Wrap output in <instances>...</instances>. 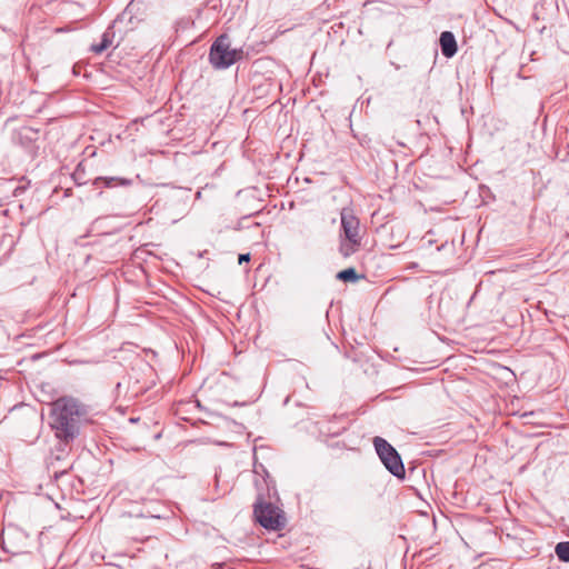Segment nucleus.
Instances as JSON below:
<instances>
[{
    "mask_svg": "<svg viewBox=\"0 0 569 569\" xmlns=\"http://www.w3.org/2000/svg\"><path fill=\"white\" fill-rule=\"evenodd\" d=\"M361 246L360 241H356V243H352L351 240L342 239L340 241L339 246V252L343 258H348L356 253L359 250V247Z\"/></svg>",
    "mask_w": 569,
    "mask_h": 569,
    "instance_id": "obj_10",
    "label": "nucleus"
},
{
    "mask_svg": "<svg viewBox=\"0 0 569 569\" xmlns=\"http://www.w3.org/2000/svg\"><path fill=\"white\" fill-rule=\"evenodd\" d=\"M555 551L559 560L569 562V541L559 542Z\"/></svg>",
    "mask_w": 569,
    "mask_h": 569,
    "instance_id": "obj_12",
    "label": "nucleus"
},
{
    "mask_svg": "<svg viewBox=\"0 0 569 569\" xmlns=\"http://www.w3.org/2000/svg\"><path fill=\"white\" fill-rule=\"evenodd\" d=\"M440 47L441 52L446 58H451L457 53L458 47L457 41L452 32L443 31L440 34Z\"/></svg>",
    "mask_w": 569,
    "mask_h": 569,
    "instance_id": "obj_7",
    "label": "nucleus"
},
{
    "mask_svg": "<svg viewBox=\"0 0 569 569\" xmlns=\"http://www.w3.org/2000/svg\"><path fill=\"white\" fill-rule=\"evenodd\" d=\"M0 538L2 549L12 555L26 553L30 547L29 535L19 527L8 526L2 530Z\"/></svg>",
    "mask_w": 569,
    "mask_h": 569,
    "instance_id": "obj_5",
    "label": "nucleus"
},
{
    "mask_svg": "<svg viewBox=\"0 0 569 569\" xmlns=\"http://www.w3.org/2000/svg\"><path fill=\"white\" fill-rule=\"evenodd\" d=\"M373 446L386 469L397 478H405V466L398 451L383 438L375 437Z\"/></svg>",
    "mask_w": 569,
    "mask_h": 569,
    "instance_id": "obj_4",
    "label": "nucleus"
},
{
    "mask_svg": "<svg viewBox=\"0 0 569 569\" xmlns=\"http://www.w3.org/2000/svg\"><path fill=\"white\" fill-rule=\"evenodd\" d=\"M114 32L111 28H108L101 37V41L99 43H94L91 46L90 50L96 54H101L104 52L113 42Z\"/></svg>",
    "mask_w": 569,
    "mask_h": 569,
    "instance_id": "obj_9",
    "label": "nucleus"
},
{
    "mask_svg": "<svg viewBox=\"0 0 569 569\" xmlns=\"http://www.w3.org/2000/svg\"><path fill=\"white\" fill-rule=\"evenodd\" d=\"M341 229L345 234V239L351 240L352 243L356 241L361 242L360 237V222L359 219L353 214V211L349 208H343L340 212Z\"/></svg>",
    "mask_w": 569,
    "mask_h": 569,
    "instance_id": "obj_6",
    "label": "nucleus"
},
{
    "mask_svg": "<svg viewBox=\"0 0 569 569\" xmlns=\"http://www.w3.org/2000/svg\"><path fill=\"white\" fill-rule=\"evenodd\" d=\"M243 58L242 49H232L227 34L219 36L210 47L209 62L214 69H227Z\"/></svg>",
    "mask_w": 569,
    "mask_h": 569,
    "instance_id": "obj_2",
    "label": "nucleus"
},
{
    "mask_svg": "<svg viewBox=\"0 0 569 569\" xmlns=\"http://www.w3.org/2000/svg\"><path fill=\"white\" fill-rule=\"evenodd\" d=\"M250 261V253H241L238 257L239 264Z\"/></svg>",
    "mask_w": 569,
    "mask_h": 569,
    "instance_id": "obj_14",
    "label": "nucleus"
},
{
    "mask_svg": "<svg viewBox=\"0 0 569 569\" xmlns=\"http://www.w3.org/2000/svg\"><path fill=\"white\" fill-rule=\"evenodd\" d=\"M89 407L79 399L64 396L52 402L50 426L54 436L68 445L72 442L80 432V425L87 420Z\"/></svg>",
    "mask_w": 569,
    "mask_h": 569,
    "instance_id": "obj_1",
    "label": "nucleus"
},
{
    "mask_svg": "<svg viewBox=\"0 0 569 569\" xmlns=\"http://www.w3.org/2000/svg\"><path fill=\"white\" fill-rule=\"evenodd\" d=\"M336 278L338 280L345 281V282H356L361 278L356 271L355 268H348L345 270H341L337 273Z\"/></svg>",
    "mask_w": 569,
    "mask_h": 569,
    "instance_id": "obj_11",
    "label": "nucleus"
},
{
    "mask_svg": "<svg viewBox=\"0 0 569 569\" xmlns=\"http://www.w3.org/2000/svg\"><path fill=\"white\" fill-rule=\"evenodd\" d=\"M83 174H84V170L81 168V166L79 164L76 169V171L73 172L72 174V178L74 180V182L78 184V186H81V184H84L86 181H83Z\"/></svg>",
    "mask_w": 569,
    "mask_h": 569,
    "instance_id": "obj_13",
    "label": "nucleus"
},
{
    "mask_svg": "<svg viewBox=\"0 0 569 569\" xmlns=\"http://www.w3.org/2000/svg\"><path fill=\"white\" fill-rule=\"evenodd\" d=\"M131 180L118 177H98L93 180V186L97 188H114L118 186H129Z\"/></svg>",
    "mask_w": 569,
    "mask_h": 569,
    "instance_id": "obj_8",
    "label": "nucleus"
},
{
    "mask_svg": "<svg viewBox=\"0 0 569 569\" xmlns=\"http://www.w3.org/2000/svg\"><path fill=\"white\" fill-rule=\"evenodd\" d=\"M253 516L260 526L273 531L283 529L287 521L283 511L273 503L264 501L261 496L253 505Z\"/></svg>",
    "mask_w": 569,
    "mask_h": 569,
    "instance_id": "obj_3",
    "label": "nucleus"
}]
</instances>
